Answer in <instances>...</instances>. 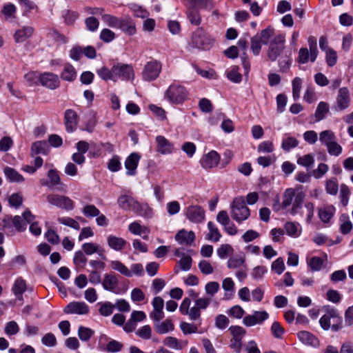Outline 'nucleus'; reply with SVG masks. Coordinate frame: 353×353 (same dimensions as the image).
Returning <instances> with one entry per match:
<instances>
[{
  "label": "nucleus",
  "mask_w": 353,
  "mask_h": 353,
  "mask_svg": "<svg viewBox=\"0 0 353 353\" xmlns=\"http://www.w3.org/2000/svg\"><path fill=\"white\" fill-rule=\"evenodd\" d=\"M188 90L177 83L171 84L164 93V99L175 105L182 104L188 99Z\"/></svg>",
  "instance_id": "obj_1"
},
{
  "label": "nucleus",
  "mask_w": 353,
  "mask_h": 353,
  "mask_svg": "<svg viewBox=\"0 0 353 353\" xmlns=\"http://www.w3.org/2000/svg\"><path fill=\"white\" fill-rule=\"evenodd\" d=\"M214 38L202 28H198L192 34L190 45L194 48L208 50L214 46Z\"/></svg>",
  "instance_id": "obj_2"
},
{
  "label": "nucleus",
  "mask_w": 353,
  "mask_h": 353,
  "mask_svg": "<svg viewBox=\"0 0 353 353\" xmlns=\"http://www.w3.org/2000/svg\"><path fill=\"white\" fill-rule=\"evenodd\" d=\"M231 216L237 223H241L248 219L250 211L245 205L243 197L239 196L234 199L231 204Z\"/></svg>",
  "instance_id": "obj_3"
},
{
  "label": "nucleus",
  "mask_w": 353,
  "mask_h": 353,
  "mask_svg": "<svg viewBox=\"0 0 353 353\" xmlns=\"http://www.w3.org/2000/svg\"><path fill=\"white\" fill-rule=\"evenodd\" d=\"M114 73V82L119 79L123 81H132L134 79V71L133 67L130 64L119 63L112 66Z\"/></svg>",
  "instance_id": "obj_4"
},
{
  "label": "nucleus",
  "mask_w": 353,
  "mask_h": 353,
  "mask_svg": "<svg viewBox=\"0 0 353 353\" xmlns=\"http://www.w3.org/2000/svg\"><path fill=\"white\" fill-rule=\"evenodd\" d=\"M49 204L66 211H71L74 208V201L67 196L59 194H49L46 196Z\"/></svg>",
  "instance_id": "obj_5"
},
{
  "label": "nucleus",
  "mask_w": 353,
  "mask_h": 353,
  "mask_svg": "<svg viewBox=\"0 0 353 353\" xmlns=\"http://www.w3.org/2000/svg\"><path fill=\"white\" fill-rule=\"evenodd\" d=\"M162 70V65L157 60L148 61L145 65L141 72L142 78L145 81H152L157 79Z\"/></svg>",
  "instance_id": "obj_6"
},
{
  "label": "nucleus",
  "mask_w": 353,
  "mask_h": 353,
  "mask_svg": "<svg viewBox=\"0 0 353 353\" xmlns=\"http://www.w3.org/2000/svg\"><path fill=\"white\" fill-rule=\"evenodd\" d=\"M285 37L282 34L275 36L271 41L268 51V57L271 61H274L281 54L285 48Z\"/></svg>",
  "instance_id": "obj_7"
},
{
  "label": "nucleus",
  "mask_w": 353,
  "mask_h": 353,
  "mask_svg": "<svg viewBox=\"0 0 353 353\" xmlns=\"http://www.w3.org/2000/svg\"><path fill=\"white\" fill-rule=\"evenodd\" d=\"M65 314L86 315L90 312L89 306L83 301H72L63 309Z\"/></svg>",
  "instance_id": "obj_8"
},
{
  "label": "nucleus",
  "mask_w": 353,
  "mask_h": 353,
  "mask_svg": "<svg viewBox=\"0 0 353 353\" xmlns=\"http://www.w3.org/2000/svg\"><path fill=\"white\" fill-rule=\"evenodd\" d=\"M334 108L336 110L343 111L349 108L350 105V92L347 88H341L339 90Z\"/></svg>",
  "instance_id": "obj_9"
},
{
  "label": "nucleus",
  "mask_w": 353,
  "mask_h": 353,
  "mask_svg": "<svg viewBox=\"0 0 353 353\" xmlns=\"http://www.w3.org/2000/svg\"><path fill=\"white\" fill-rule=\"evenodd\" d=\"M268 318L269 314L266 311H254L252 314H248L243 318V323L247 327H252L262 324Z\"/></svg>",
  "instance_id": "obj_10"
},
{
  "label": "nucleus",
  "mask_w": 353,
  "mask_h": 353,
  "mask_svg": "<svg viewBox=\"0 0 353 353\" xmlns=\"http://www.w3.org/2000/svg\"><path fill=\"white\" fill-rule=\"evenodd\" d=\"M186 218L192 223L203 222L205 217V210L199 205H190L185 212Z\"/></svg>",
  "instance_id": "obj_11"
},
{
  "label": "nucleus",
  "mask_w": 353,
  "mask_h": 353,
  "mask_svg": "<svg viewBox=\"0 0 353 353\" xmlns=\"http://www.w3.org/2000/svg\"><path fill=\"white\" fill-rule=\"evenodd\" d=\"M220 161L219 154L214 150H211L201 158L200 163L204 169L216 167Z\"/></svg>",
  "instance_id": "obj_12"
},
{
  "label": "nucleus",
  "mask_w": 353,
  "mask_h": 353,
  "mask_svg": "<svg viewBox=\"0 0 353 353\" xmlns=\"http://www.w3.org/2000/svg\"><path fill=\"white\" fill-rule=\"evenodd\" d=\"M78 115L77 112L72 110L68 109L64 114V123L68 132H73L77 128Z\"/></svg>",
  "instance_id": "obj_13"
},
{
  "label": "nucleus",
  "mask_w": 353,
  "mask_h": 353,
  "mask_svg": "<svg viewBox=\"0 0 353 353\" xmlns=\"http://www.w3.org/2000/svg\"><path fill=\"white\" fill-rule=\"evenodd\" d=\"M141 159L139 153H131L125 161L126 174L129 176H134L137 173V168Z\"/></svg>",
  "instance_id": "obj_14"
},
{
  "label": "nucleus",
  "mask_w": 353,
  "mask_h": 353,
  "mask_svg": "<svg viewBox=\"0 0 353 353\" xmlns=\"http://www.w3.org/2000/svg\"><path fill=\"white\" fill-rule=\"evenodd\" d=\"M11 224L20 232L24 231L26 228V223L19 216H15L13 219L10 216H6L2 220L1 227L3 229H6V228H10Z\"/></svg>",
  "instance_id": "obj_15"
},
{
  "label": "nucleus",
  "mask_w": 353,
  "mask_h": 353,
  "mask_svg": "<svg viewBox=\"0 0 353 353\" xmlns=\"http://www.w3.org/2000/svg\"><path fill=\"white\" fill-rule=\"evenodd\" d=\"M40 83L42 85L54 90L59 85V77L52 72H44L41 74Z\"/></svg>",
  "instance_id": "obj_16"
},
{
  "label": "nucleus",
  "mask_w": 353,
  "mask_h": 353,
  "mask_svg": "<svg viewBox=\"0 0 353 353\" xmlns=\"http://www.w3.org/2000/svg\"><path fill=\"white\" fill-rule=\"evenodd\" d=\"M131 210L138 216L150 219L153 216V210L148 203H141L135 201Z\"/></svg>",
  "instance_id": "obj_17"
},
{
  "label": "nucleus",
  "mask_w": 353,
  "mask_h": 353,
  "mask_svg": "<svg viewBox=\"0 0 353 353\" xmlns=\"http://www.w3.org/2000/svg\"><path fill=\"white\" fill-rule=\"evenodd\" d=\"M212 301V299L208 296L198 297L194 300V310L195 321L201 318V310H205Z\"/></svg>",
  "instance_id": "obj_18"
},
{
  "label": "nucleus",
  "mask_w": 353,
  "mask_h": 353,
  "mask_svg": "<svg viewBox=\"0 0 353 353\" xmlns=\"http://www.w3.org/2000/svg\"><path fill=\"white\" fill-rule=\"evenodd\" d=\"M297 336L299 341L304 345L317 347L319 346V341L312 333L307 331H301L298 332Z\"/></svg>",
  "instance_id": "obj_19"
},
{
  "label": "nucleus",
  "mask_w": 353,
  "mask_h": 353,
  "mask_svg": "<svg viewBox=\"0 0 353 353\" xmlns=\"http://www.w3.org/2000/svg\"><path fill=\"white\" fill-rule=\"evenodd\" d=\"M195 239V234L193 231H187L184 229L179 230L176 236L175 240L181 245H191Z\"/></svg>",
  "instance_id": "obj_20"
},
{
  "label": "nucleus",
  "mask_w": 353,
  "mask_h": 353,
  "mask_svg": "<svg viewBox=\"0 0 353 353\" xmlns=\"http://www.w3.org/2000/svg\"><path fill=\"white\" fill-rule=\"evenodd\" d=\"M33 32V27L29 26H22L15 31L14 34V41L17 43L24 42L26 39L32 37Z\"/></svg>",
  "instance_id": "obj_21"
},
{
  "label": "nucleus",
  "mask_w": 353,
  "mask_h": 353,
  "mask_svg": "<svg viewBox=\"0 0 353 353\" xmlns=\"http://www.w3.org/2000/svg\"><path fill=\"white\" fill-rule=\"evenodd\" d=\"M157 143V151L162 154H170L173 150V144L170 143L165 137L159 135L156 137Z\"/></svg>",
  "instance_id": "obj_22"
},
{
  "label": "nucleus",
  "mask_w": 353,
  "mask_h": 353,
  "mask_svg": "<svg viewBox=\"0 0 353 353\" xmlns=\"http://www.w3.org/2000/svg\"><path fill=\"white\" fill-rule=\"evenodd\" d=\"M332 318H339V312L334 308L327 310V312L321 317L319 323L323 330H328L330 328V319Z\"/></svg>",
  "instance_id": "obj_23"
},
{
  "label": "nucleus",
  "mask_w": 353,
  "mask_h": 353,
  "mask_svg": "<svg viewBox=\"0 0 353 353\" xmlns=\"http://www.w3.org/2000/svg\"><path fill=\"white\" fill-rule=\"evenodd\" d=\"M128 230L132 234L141 236L145 240H148L149 238L150 230L145 226L141 225L137 221L131 223L128 225Z\"/></svg>",
  "instance_id": "obj_24"
},
{
  "label": "nucleus",
  "mask_w": 353,
  "mask_h": 353,
  "mask_svg": "<svg viewBox=\"0 0 353 353\" xmlns=\"http://www.w3.org/2000/svg\"><path fill=\"white\" fill-rule=\"evenodd\" d=\"M108 246L115 251H121L125 246L127 241L121 238L114 235H109L107 238Z\"/></svg>",
  "instance_id": "obj_25"
},
{
  "label": "nucleus",
  "mask_w": 353,
  "mask_h": 353,
  "mask_svg": "<svg viewBox=\"0 0 353 353\" xmlns=\"http://www.w3.org/2000/svg\"><path fill=\"white\" fill-rule=\"evenodd\" d=\"M82 249L88 255H91L97 253L98 255L103 260L106 259L104 254V250L101 248L98 245L94 243H85L82 245Z\"/></svg>",
  "instance_id": "obj_26"
},
{
  "label": "nucleus",
  "mask_w": 353,
  "mask_h": 353,
  "mask_svg": "<svg viewBox=\"0 0 353 353\" xmlns=\"http://www.w3.org/2000/svg\"><path fill=\"white\" fill-rule=\"evenodd\" d=\"M118 279L114 274H105L101 284L104 290L114 292L118 285Z\"/></svg>",
  "instance_id": "obj_27"
},
{
  "label": "nucleus",
  "mask_w": 353,
  "mask_h": 353,
  "mask_svg": "<svg viewBox=\"0 0 353 353\" xmlns=\"http://www.w3.org/2000/svg\"><path fill=\"white\" fill-rule=\"evenodd\" d=\"M335 212V208L332 205L323 206L318 210L319 219L323 223H329Z\"/></svg>",
  "instance_id": "obj_28"
},
{
  "label": "nucleus",
  "mask_w": 353,
  "mask_h": 353,
  "mask_svg": "<svg viewBox=\"0 0 353 353\" xmlns=\"http://www.w3.org/2000/svg\"><path fill=\"white\" fill-rule=\"evenodd\" d=\"M191 299L189 297H185L179 306V312L183 315L188 316L189 319L192 321H195L194 313L192 312L194 306L190 307Z\"/></svg>",
  "instance_id": "obj_29"
},
{
  "label": "nucleus",
  "mask_w": 353,
  "mask_h": 353,
  "mask_svg": "<svg viewBox=\"0 0 353 353\" xmlns=\"http://www.w3.org/2000/svg\"><path fill=\"white\" fill-rule=\"evenodd\" d=\"M155 331L159 334H165L172 332L174 329V325L172 321L165 319L162 322H159L154 324Z\"/></svg>",
  "instance_id": "obj_30"
},
{
  "label": "nucleus",
  "mask_w": 353,
  "mask_h": 353,
  "mask_svg": "<svg viewBox=\"0 0 353 353\" xmlns=\"http://www.w3.org/2000/svg\"><path fill=\"white\" fill-rule=\"evenodd\" d=\"M163 344L174 350H181L188 345L187 341H179L173 336H167L163 340Z\"/></svg>",
  "instance_id": "obj_31"
},
{
  "label": "nucleus",
  "mask_w": 353,
  "mask_h": 353,
  "mask_svg": "<svg viewBox=\"0 0 353 353\" xmlns=\"http://www.w3.org/2000/svg\"><path fill=\"white\" fill-rule=\"evenodd\" d=\"M118 28L128 35H133L136 32L135 25L129 18H121Z\"/></svg>",
  "instance_id": "obj_32"
},
{
  "label": "nucleus",
  "mask_w": 353,
  "mask_h": 353,
  "mask_svg": "<svg viewBox=\"0 0 353 353\" xmlns=\"http://www.w3.org/2000/svg\"><path fill=\"white\" fill-rule=\"evenodd\" d=\"M60 77L64 81H73L77 78V72L71 64L66 63Z\"/></svg>",
  "instance_id": "obj_33"
},
{
  "label": "nucleus",
  "mask_w": 353,
  "mask_h": 353,
  "mask_svg": "<svg viewBox=\"0 0 353 353\" xmlns=\"http://www.w3.org/2000/svg\"><path fill=\"white\" fill-rule=\"evenodd\" d=\"M110 268L121 273V274L127 276V277H131L132 276V272H131L130 270L128 269L123 263H121L120 261L114 260L111 261L110 262Z\"/></svg>",
  "instance_id": "obj_34"
},
{
  "label": "nucleus",
  "mask_w": 353,
  "mask_h": 353,
  "mask_svg": "<svg viewBox=\"0 0 353 353\" xmlns=\"http://www.w3.org/2000/svg\"><path fill=\"white\" fill-rule=\"evenodd\" d=\"M330 111L329 104L324 101H321L316 109L314 113V117L316 122H319L323 120L326 114Z\"/></svg>",
  "instance_id": "obj_35"
},
{
  "label": "nucleus",
  "mask_w": 353,
  "mask_h": 353,
  "mask_svg": "<svg viewBox=\"0 0 353 353\" xmlns=\"http://www.w3.org/2000/svg\"><path fill=\"white\" fill-rule=\"evenodd\" d=\"M336 140L335 133L331 130H325L320 132L319 141L322 145L328 146V145Z\"/></svg>",
  "instance_id": "obj_36"
},
{
  "label": "nucleus",
  "mask_w": 353,
  "mask_h": 353,
  "mask_svg": "<svg viewBox=\"0 0 353 353\" xmlns=\"http://www.w3.org/2000/svg\"><path fill=\"white\" fill-rule=\"evenodd\" d=\"M284 229L288 235L292 237H297L300 235L301 228L298 223L289 221L284 225Z\"/></svg>",
  "instance_id": "obj_37"
},
{
  "label": "nucleus",
  "mask_w": 353,
  "mask_h": 353,
  "mask_svg": "<svg viewBox=\"0 0 353 353\" xmlns=\"http://www.w3.org/2000/svg\"><path fill=\"white\" fill-rule=\"evenodd\" d=\"M3 172L10 182L19 183L24 181L23 176L12 168L6 167Z\"/></svg>",
  "instance_id": "obj_38"
},
{
  "label": "nucleus",
  "mask_w": 353,
  "mask_h": 353,
  "mask_svg": "<svg viewBox=\"0 0 353 353\" xmlns=\"http://www.w3.org/2000/svg\"><path fill=\"white\" fill-rule=\"evenodd\" d=\"M208 229L209 232L207 235V239L209 241L217 242L221 238V234L216 225L212 221L208 223Z\"/></svg>",
  "instance_id": "obj_39"
},
{
  "label": "nucleus",
  "mask_w": 353,
  "mask_h": 353,
  "mask_svg": "<svg viewBox=\"0 0 353 353\" xmlns=\"http://www.w3.org/2000/svg\"><path fill=\"white\" fill-rule=\"evenodd\" d=\"M26 290V281L21 279L18 278L12 287V292L15 296L18 297L19 300L23 299L22 294Z\"/></svg>",
  "instance_id": "obj_40"
},
{
  "label": "nucleus",
  "mask_w": 353,
  "mask_h": 353,
  "mask_svg": "<svg viewBox=\"0 0 353 353\" xmlns=\"http://www.w3.org/2000/svg\"><path fill=\"white\" fill-rule=\"evenodd\" d=\"M304 200V195L302 193L296 194V196L294 198V202L292 204V208L289 210V212L291 215L295 216L300 213L301 209L302 208V204Z\"/></svg>",
  "instance_id": "obj_41"
},
{
  "label": "nucleus",
  "mask_w": 353,
  "mask_h": 353,
  "mask_svg": "<svg viewBox=\"0 0 353 353\" xmlns=\"http://www.w3.org/2000/svg\"><path fill=\"white\" fill-rule=\"evenodd\" d=\"M296 196V192L293 188L287 189L283 195L282 207L287 208L290 206L293 203Z\"/></svg>",
  "instance_id": "obj_42"
},
{
  "label": "nucleus",
  "mask_w": 353,
  "mask_h": 353,
  "mask_svg": "<svg viewBox=\"0 0 353 353\" xmlns=\"http://www.w3.org/2000/svg\"><path fill=\"white\" fill-rule=\"evenodd\" d=\"M135 199L127 195H121L118 198L117 203L120 208L124 210H131Z\"/></svg>",
  "instance_id": "obj_43"
},
{
  "label": "nucleus",
  "mask_w": 353,
  "mask_h": 353,
  "mask_svg": "<svg viewBox=\"0 0 353 353\" xmlns=\"http://www.w3.org/2000/svg\"><path fill=\"white\" fill-rule=\"evenodd\" d=\"M188 18L192 24L199 26L201 22V18L196 8H189L187 11Z\"/></svg>",
  "instance_id": "obj_44"
},
{
  "label": "nucleus",
  "mask_w": 353,
  "mask_h": 353,
  "mask_svg": "<svg viewBox=\"0 0 353 353\" xmlns=\"http://www.w3.org/2000/svg\"><path fill=\"white\" fill-rule=\"evenodd\" d=\"M299 141L292 137H287L282 141L281 148L283 150L289 152L291 149L297 147Z\"/></svg>",
  "instance_id": "obj_45"
},
{
  "label": "nucleus",
  "mask_w": 353,
  "mask_h": 353,
  "mask_svg": "<svg viewBox=\"0 0 353 353\" xmlns=\"http://www.w3.org/2000/svg\"><path fill=\"white\" fill-rule=\"evenodd\" d=\"M46 143L45 141H39L32 143L31 146V155H37L39 154H46Z\"/></svg>",
  "instance_id": "obj_46"
},
{
  "label": "nucleus",
  "mask_w": 353,
  "mask_h": 353,
  "mask_svg": "<svg viewBox=\"0 0 353 353\" xmlns=\"http://www.w3.org/2000/svg\"><path fill=\"white\" fill-rule=\"evenodd\" d=\"M267 272L268 268L265 266L257 265L252 269L251 276L256 281L262 280Z\"/></svg>",
  "instance_id": "obj_47"
},
{
  "label": "nucleus",
  "mask_w": 353,
  "mask_h": 353,
  "mask_svg": "<svg viewBox=\"0 0 353 353\" xmlns=\"http://www.w3.org/2000/svg\"><path fill=\"white\" fill-rule=\"evenodd\" d=\"M302 79L300 77H295L292 81V96L295 101L300 98V93L302 88Z\"/></svg>",
  "instance_id": "obj_48"
},
{
  "label": "nucleus",
  "mask_w": 353,
  "mask_h": 353,
  "mask_svg": "<svg viewBox=\"0 0 353 353\" xmlns=\"http://www.w3.org/2000/svg\"><path fill=\"white\" fill-rule=\"evenodd\" d=\"M297 163L306 168L312 167L314 163V157L312 154H307L303 156L299 157L297 159Z\"/></svg>",
  "instance_id": "obj_49"
},
{
  "label": "nucleus",
  "mask_w": 353,
  "mask_h": 353,
  "mask_svg": "<svg viewBox=\"0 0 353 353\" xmlns=\"http://www.w3.org/2000/svg\"><path fill=\"white\" fill-rule=\"evenodd\" d=\"M220 286L216 281H210L205 285V292L208 297H212L219 292Z\"/></svg>",
  "instance_id": "obj_50"
},
{
  "label": "nucleus",
  "mask_w": 353,
  "mask_h": 353,
  "mask_svg": "<svg viewBox=\"0 0 353 353\" xmlns=\"http://www.w3.org/2000/svg\"><path fill=\"white\" fill-rule=\"evenodd\" d=\"M341 224L340 225V231L343 234H347L352 230V223L349 219V216L343 214L341 217Z\"/></svg>",
  "instance_id": "obj_51"
},
{
  "label": "nucleus",
  "mask_w": 353,
  "mask_h": 353,
  "mask_svg": "<svg viewBox=\"0 0 353 353\" xmlns=\"http://www.w3.org/2000/svg\"><path fill=\"white\" fill-rule=\"evenodd\" d=\"M229 331L232 335V339L238 341H241L246 334V330L243 327L238 325L230 327Z\"/></svg>",
  "instance_id": "obj_52"
},
{
  "label": "nucleus",
  "mask_w": 353,
  "mask_h": 353,
  "mask_svg": "<svg viewBox=\"0 0 353 353\" xmlns=\"http://www.w3.org/2000/svg\"><path fill=\"white\" fill-rule=\"evenodd\" d=\"M57 220L59 223L70 227L74 230H79L80 229L79 223L72 218L68 216H61L59 217Z\"/></svg>",
  "instance_id": "obj_53"
},
{
  "label": "nucleus",
  "mask_w": 353,
  "mask_h": 353,
  "mask_svg": "<svg viewBox=\"0 0 353 353\" xmlns=\"http://www.w3.org/2000/svg\"><path fill=\"white\" fill-rule=\"evenodd\" d=\"M101 19L108 26L116 28H118L119 26L121 19L117 18L115 16L103 14H102Z\"/></svg>",
  "instance_id": "obj_54"
},
{
  "label": "nucleus",
  "mask_w": 353,
  "mask_h": 353,
  "mask_svg": "<svg viewBox=\"0 0 353 353\" xmlns=\"http://www.w3.org/2000/svg\"><path fill=\"white\" fill-rule=\"evenodd\" d=\"M326 148L330 156L339 157L343 152L342 146L337 143L336 140L330 143Z\"/></svg>",
  "instance_id": "obj_55"
},
{
  "label": "nucleus",
  "mask_w": 353,
  "mask_h": 353,
  "mask_svg": "<svg viewBox=\"0 0 353 353\" xmlns=\"http://www.w3.org/2000/svg\"><path fill=\"white\" fill-rule=\"evenodd\" d=\"M339 190V185L336 179H329L325 183V191L331 195H336Z\"/></svg>",
  "instance_id": "obj_56"
},
{
  "label": "nucleus",
  "mask_w": 353,
  "mask_h": 353,
  "mask_svg": "<svg viewBox=\"0 0 353 353\" xmlns=\"http://www.w3.org/2000/svg\"><path fill=\"white\" fill-rule=\"evenodd\" d=\"M285 268V267L284 261L281 257L276 259L274 261L272 262L271 265L272 271L274 272L279 275L281 274L284 272Z\"/></svg>",
  "instance_id": "obj_57"
},
{
  "label": "nucleus",
  "mask_w": 353,
  "mask_h": 353,
  "mask_svg": "<svg viewBox=\"0 0 353 353\" xmlns=\"http://www.w3.org/2000/svg\"><path fill=\"white\" fill-rule=\"evenodd\" d=\"M94 334V331L88 327L80 326L78 330V336L83 341H88Z\"/></svg>",
  "instance_id": "obj_58"
},
{
  "label": "nucleus",
  "mask_w": 353,
  "mask_h": 353,
  "mask_svg": "<svg viewBox=\"0 0 353 353\" xmlns=\"http://www.w3.org/2000/svg\"><path fill=\"white\" fill-rule=\"evenodd\" d=\"M97 74L103 80H111L114 81V73L112 72V68L109 70L106 67H102L97 70Z\"/></svg>",
  "instance_id": "obj_59"
},
{
  "label": "nucleus",
  "mask_w": 353,
  "mask_h": 353,
  "mask_svg": "<svg viewBox=\"0 0 353 353\" xmlns=\"http://www.w3.org/2000/svg\"><path fill=\"white\" fill-rule=\"evenodd\" d=\"M136 334L142 339L148 340L152 336V328L148 325H143L136 331Z\"/></svg>",
  "instance_id": "obj_60"
},
{
  "label": "nucleus",
  "mask_w": 353,
  "mask_h": 353,
  "mask_svg": "<svg viewBox=\"0 0 353 353\" xmlns=\"http://www.w3.org/2000/svg\"><path fill=\"white\" fill-rule=\"evenodd\" d=\"M192 259L190 256L182 254L181 259L178 261L181 270L188 271L191 268Z\"/></svg>",
  "instance_id": "obj_61"
},
{
  "label": "nucleus",
  "mask_w": 353,
  "mask_h": 353,
  "mask_svg": "<svg viewBox=\"0 0 353 353\" xmlns=\"http://www.w3.org/2000/svg\"><path fill=\"white\" fill-rule=\"evenodd\" d=\"M245 263V259L242 256L231 257L228 261V268L230 269H236L243 265Z\"/></svg>",
  "instance_id": "obj_62"
},
{
  "label": "nucleus",
  "mask_w": 353,
  "mask_h": 353,
  "mask_svg": "<svg viewBox=\"0 0 353 353\" xmlns=\"http://www.w3.org/2000/svg\"><path fill=\"white\" fill-rule=\"evenodd\" d=\"M239 68L237 66H234L232 68L231 71L228 72L227 74V77L228 79L231 81L238 83H240L242 80V76L239 72Z\"/></svg>",
  "instance_id": "obj_63"
},
{
  "label": "nucleus",
  "mask_w": 353,
  "mask_h": 353,
  "mask_svg": "<svg viewBox=\"0 0 353 353\" xmlns=\"http://www.w3.org/2000/svg\"><path fill=\"white\" fill-rule=\"evenodd\" d=\"M233 251L232 247L229 244L221 245L216 250L219 258L225 259Z\"/></svg>",
  "instance_id": "obj_64"
}]
</instances>
